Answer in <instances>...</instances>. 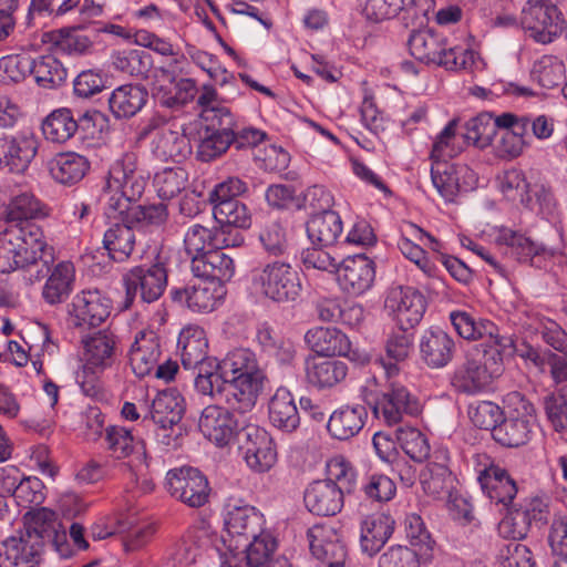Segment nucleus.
Segmentation results:
<instances>
[{
    "mask_svg": "<svg viewBox=\"0 0 567 567\" xmlns=\"http://www.w3.org/2000/svg\"><path fill=\"white\" fill-rule=\"evenodd\" d=\"M498 346L499 341L495 340L494 344L482 343L468 349L453 372L452 385L458 392L474 394L501 377L504 363Z\"/></svg>",
    "mask_w": 567,
    "mask_h": 567,
    "instance_id": "1",
    "label": "nucleus"
},
{
    "mask_svg": "<svg viewBox=\"0 0 567 567\" xmlns=\"http://www.w3.org/2000/svg\"><path fill=\"white\" fill-rule=\"evenodd\" d=\"M44 241L41 228L34 224L7 226L0 231V271L6 274L37 266Z\"/></svg>",
    "mask_w": 567,
    "mask_h": 567,
    "instance_id": "2",
    "label": "nucleus"
},
{
    "mask_svg": "<svg viewBox=\"0 0 567 567\" xmlns=\"http://www.w3.org/2000/svg\"><path fill=\"white\" fill-rule=\"evenodd\" d=\"M202 371V374L195 377L194 386L199 394L210 399L217 398L225 385V379L265 378L255 353L248 349H235L221 361L216 360L212 368L205 367Z\"/></svg>",
    "mask_w": 567,
    "mask_h": 567,
    "instance_id": "3",
    "label": "nucleus"
},
{
    "mask_svg": "<svg viewBox=\"0 0 567 567\" xmlns=\"http://www.w3.org/2000/svg\"><path fill=\"white\" fill-rule=\"evenodd\" d=\"M251 290L278 303L296 301L302 290L300 276L285 261H272L255 268L250 272Z\"/></svg>",
    "mask_w": 567,
    "mask_h": 567,
    "instance_id": "4",
    "label": "nucleus"
},
{
    "mask_svg": "<svg viewBox=\"0 0 567 567\" xmlns=\"http://www.w3.org/2000/svg\"><path fill=\"white\" fill-rule=\"evenodd\" d=\"M125 287L124 308H130L137 295L141 300L152 303L161 298L167 286V271L163 264L150 267L136 266L123 276Z\"/></svg>",
    "mask_w": 567,
    "mask_h": 567,
    "instance_id": "5",
    "label": "nucleus"
},
{
    "mask_svg": "<svg viewBox=\"0 0 567 567\" xmlns=\"http://www.w3.org/2000/svg\"><path fill=\"white\" fill-rule=\"evenodd\" d=\"M185 412L183 396L176 390L159 392L152 402L150 417L145 416L143 422L152 421L158 425L157 436L162 443L169 446L176 445V440L182 432L179 425Z\"/></svg>",
    "mask_w": 567,
    "mask_h": 567,
    "instance_id": "6",
    "label": "nucleus"
},
{
    "mask_svg": "<svg viewBox=\"0 0 567 567\" xmlns=\"http://www.w3.org/2000/svg\"><path fill=\"white\" fill-rule=\"evenodd\" d=\"M166 486L171 496L189 507L198 508L209 501L208 480L197 468L183 466L168 471Z\"/></svg>",
    "mask_w": 567,
    "mask_h": 567,
    "instance_id": "7",
    "label": "nucleus"
},
{
    "mask_svg": "<svg viewBox=\"0 0 567 567\" xmlns=\"http://www.w3.org/2000/svg\"><path fill=\"white\" fill-rule=\"evenodd\" d=\"M238 442L247 465L255 472L265 473L277 462V450L268 432L256 424H247L238 432Z\"/></svg>",
    "mask_w": 567,
    "mask_h": 567,
    "instance_id": "8",
    "label": "nucleus"
},
{
    "mask_svg": "<svg viewBox=\"0 0 567 567\" xmlns=\"http://www.w3.org/2000/svg\"><path fill=\"white\" fill-rule=\"evenodd\" d=\"M384 307L393 316L398 327L413 329L423 318L425 299L412 287L396 286L389 289Z\"/></svg>",
    "mask_w": 567,
    "mask_h": 567,
    "instance_id": "9",
    "label": "nucleus"
},
{
    "mask_svg": "<svg viewBox=\"0 0 567 567\" xmlns=\"http://www.w3.org/2000/svg\"><path fill=\"white\" fill-rule=\"evenodd\" d=\"M558 10L544 0H528L520 17V24L537 42L549 43L560 30Z\"/></svg>",
    "mask_w": 567,
    "mask_h": 567,
    "instance_id": "10",
    "label": "nucleus"
},
{
    "mask_svg": "<svg viewBox=\"0 0 567 567\" xmlns=\"http://www.w3.org/2000/svg\"><path fill=\"white\" fill-rule=\"evenodd\" d=\"M141 137L153 136V152L163 159L179 162L190 153V145L187 137L177 131L172 130L161 120L152 118L140 133Z\"/></svg>",
    "mask_w": 567,
    "mask_h": 567,
    "instance_id": "11",
    "label": "nucleus"
},
{
    "mask_svg": "<svg viewBox=\"0 0 567 567\" xmlns=\"http://www.w3.org/2000/svg\"><path fill=\"white\" fill-rule=\"evenodd\" d=\"M311 554L327 567H344L348 549L342 536L332 526L315 525L308 530Z\"/></svg>",
    "mask_w": 567,
    "mask_h": 567,
    "instance_id": "12",
    "label": "nucleus"
},
{
    "mask_svg": "<svg viewBox=\"0 0 567 567\" xmlns=\"http://www.w3.org/2000/svg\"><path fill=\"white\" fill-rule=\"evenodd\" d=\"M105 441L106 449L113 458L134 457L126 464L134 475L148 467L144 442L135 439L131 430L124 426L110 425L105 429Z\"/></svg>",
    "mask_w": 567,
    "mask_h": 567,
    "instance_id": "13",
    "label": "nucleus"
},
{
    "mask_svg": "<svg viewBox=\"0 0 567 567\" xmlns=\"http://www.w3.org/2000/svg\"><path fill=\"white\" fill-rule=\"evenodd\" d=\"M42 550L38 535L11 536L0 544V567H39Z\"/></svg>",
    "mask_w": 567,
    "mask_h": 567,
    "instance_id": "14",
    "label": "nucleus"
},
{
    "mask_svg": "<svg viewBox=\"0 0 567 567\" xmlns=\"http://www.w3.org/2000/svg\"><path fill=\"white\" fill-rule=\"evenodd\" d=\"M419 403L409 390L396 382L390 383L386 390L375 400L373 413L388 425L401 422L403 414H416Z\"/></svg>",
    "mask_w": 567,
    "mask_h": 567,
    "instance_id": "15",
    "label": "nucleus"
},
{
    "mask_svg": "<svg viewBox=\"0 0 567 567\" xmlns=\"http://www.w3.org/2000/svg\"><path fill=\"white\" fill-rule=\"evenodd\" d=\"M336 271L340 287L354 296L369 290L375 277L374 262L365 255L344 258Z\"/></svg>",
    "mask_w": 567,
    "mask_h": 567,
    "instance_id": "16",
    "label": "nucleus"
},
{
    "mask_svg": "<svg viewBox=\"0 0 567 567\" xmlns=\"http://www.w3.org/2000/svg\"><path fill=\"white\" fill-rule=\"evenodd\" d=\"M83 343L85 364L82 373L76 375L79 382L81 375H84L87 371L95 374L110 368L116 355V337L110 331H99L83 340ZM81 383L84 386V381H81Z\"/></svg>",
    "mask_w": 567,
    "mask_h": 567,
    "instance_id": "17",
    "label": "nucleus"
},
{
    "mask_svg": "<svg viewBox=\"0 0 567 567\" xmlns=\"http://www.w3.org/2000/svg\"><path fill=\"white\" fill-rule=\"evenodd\" d=\"M265 378L225 379V385L215 400H223L228 409L247 413L254 409Z\"/></svg>",
    "mask_w": 567,
    "mask_h": 567,
    "instance_id": "18",
    "label": "nucleus"
},
{
    "mask_svg": "<svg viewBox=\"0 0 567 567\" xmlns=\"http://www.w3.org/2000/svg\"><path fill=\"white\" fill-rule=\"evenodd\" d=\"M229 410L217 404L208 405L199 417L200 432L217 446L229 444L235 434L238 435V424Z\"/></svg>",
    "mask_w": 567,
    "mask_h": 567,
    "instance_id": "19",
    "label": "nucleus"
},
{
    "mask_svg": "<svg viewBox=\"0 0 567 567\" xmlns=\"http://www.w3.org/2000/svg\"><path fill=\"white\" fill-rule=\"evenodd\" d=\"M243 243L240 233L235 231L231 237H226V229L220 228L214 231L199 224L192 225L184 237V245L187 255L193 257H199L206 254L208 250L219 247H236Z\"/></svg>",
    "mask_w": 567,
    "mask_h": 567,
    "instance_id": "20",
    "label": "nucleus"
},
{
    "mask_svg": "<svg viewBox=\"0 0 567 567\" xmlns=\"http://www.w3.org/2000/svg\"><path fill=\"white\" fill-rule=\"evenodd\" d=\"M162 355L161 343L153 331H140L128 351L130 365L138 378L152 375Z\"/></svg>",
    "mask_w": 567,
    "mask_h": 567,
    "instance_id": "21",
    "label": "nucleus"
},
{
    "mask_svg": "<svg viewBox=\"0 0 567 567\" xmlns=\"http://www.w3.org/2000/svg\"><path fill=\"white\" fill-rule=\"evenodd\" d=\"M181 359L185 369H197V374L203 373L205 367L212 368L216 359L207 357L208 342L205 331L197 326L184 328L178 337Z\"/></svg>",
    "mask_w": 567,
    "mask_h": 567,
    "instance_id": "22",
    "label": "nucleus"
},
{
    "mask_svg": "<svg viewBox=\"0 0 567 567\" xmlns=\"http://www.w3.org/2000/svg\"><path fill=\"white\" fill-rule=\"evenodd\" d=\"M137 156L125 153L109 171L106 189H123L128 198H140L145 188V182L136 172Z\"/></svg>",
    "mask_w": 567,
    "mask_h": 567,
    "instance_id": "23",
    "label": "nucleus"
},
{
    "mask_svg": "<svg viewBox=\"0 0 567 567\" xmlns=\"http://www.w3.org/2000/svg\"><path fill=\"white\" fill-rule=\"evenodd\" d=\"M137 156L125 153L109 171L106 189H123L128 198H140L145 188V182L136 172Z\"/></svg>",
    "mask_w": 567,
    "mask_h": 567,
    "instance_id": "24",
    "label": "nucleus"
},
{
    "mask_svg": "<svg viewBox=\"0 0 567 567\" xmlns=\"http://www.w3.org/2000/svg\"><path fill=\"white\" fill-rule=\"evenodd\" d=\"M309 512L319 516H333L343 506V493L332 480L316 481L305 492Z\"/></svg>",
    "mask_w": 567,
    "mask_h": 567,
    "instance_id": "25",
    "label": "nucleus"
},
{
    "mask_svg": "<svg viewBox=\"0 0 567 567\" xmlns=\"http://www.w3.org/2000/svg\"><path fill=\"white\" fill-rule=\"evenodd\" d=\"M539 333L543 341L561 354L547 352V363L557 384L567 381V332L555 321L540 322Z\"/></svg>",
    "mask_w": 567,
    "mask_h": 567,
    "instance_id": "26",
    "label": "nucleus"
},
{
    "mask_svg": "<svg viewBox=\"0 0 567 567\" xmlns=\"http://www.w3.org/2000/svg\"><path fill=\"white\" fill-rule=\"evenodd\" d=\"M394 519L385 513H374L361 522L360 548L372 557L385 545L394 530Z\"/></svg>",
    "mask_w": 567,
    "mask_h": 567,
    "instance_id": "27",
    "label": "nucleus"
},
{
    "mask_svg": "<svg viewBox=\"0 0 567 567\" xmlns=\"http://www.w3.org/2000/svg\"><path fill=\"white\" fill-rule=\"evenodd\" d=\"M71 315L76 327H97L110 316V302L99 291H82L73 299Z\"/></svg>",
    "mask_w": 567,
    "mask_h": 567,
    "instance_id": "28",
    "label": "nucleus"
},
{
    "mask_svg": "<svg viewBox=\"0 0 567 567\" xmlns=\"http://www.w3.org/2000/svg\"><path fill=\"white\" fill-rule=\"evenodd\" d=\"M217 540V534L210 526L200 522L198 525L190 527L183 537L175 554V560L182 566L195 564L203 551L216 546Z\"/></svg>",
    "mask_w": 567,
    "mask_h": 567,
    "instance_id": "29",
    "label": "nucleus"
},
{
    "mask_svg": "<svg viewBox=\"0 0 567 567\" xmlns=\"http://www.w3.org/2000/svg\"><path fill=\"white\" fill-rule=\"evenodd\" d=\"M100 112H85L80 121L74 118L70 109H59L50 113L42 123V132L48 141L53 143H65L74 136L80 123L95 120Z\"/></svg>",
    "mask_w": 567,
    "mask_h": 567,
    "instance_id": "30",
    "label": "nucleus"
},
{
    "mask_svg": "<svg viewBox=\"0 0 567 567\" xmlns=\"http://www.w3.org/2000/svg\"><path fill=\"white\" fill-rule=\"evenodd\" d=\"M449 452L445 449L436 450L432 460L421 472L420 482L423 491L432 496L449 493L453 487L454 477L449 468Z\"/></svg>",
    "mask_w": 567,
    "mask_h": 567,
    "instance_id": "31",
    "label": "nucleus"
},
{
    "mask_svg": "<svg viewBox=\"0 0 567 567\" xmlns=\"http://www.w3.org/2000/svg\"><path fill=\"white\" fill-rule=\"evenodd\" d=\"M421 360L432 369L445 367L454 355L453 338L443 330H427L420 339Z\"/></svg>",
    "mask_w": 567,
    "mask_h": 567,
    "instance_id": "32",
    "label": "nucleus"
},
{
    "mask_svg": "<svg viewBox=\"0 0 567 567\" xmlns=\"http://www.w3.org/2000/svg\"><path fill=\"white\" fill-rule=\"evenodd\" d=\"M225 527L231 538H237L235 549L240 547V542L248 543L264 528V516L251 506H238L231 508L226 516Z\"/></svg>",
    "mask_w": 567,
    "mask_h": 567,
    "instance_id": "33",
    "label": "nucleus"
},
{
    "mask_svg": "<svg viewBox=\"0 0 567 567\" xmlns=\"http://www.w3.org/2000/svg\"><path fill=\"white\" fill-rule=\"evenodd\" d=\"M214 248L199 257H193L192 271L196 277L218 282L229 281L235 274L234 260L221 249Z\"/></svg>",
    "mask_w": 567,
    "mask_h": 567,
    "instance_id": "34",
    "label": "nucleus"
},
{
    "mask_svg": "<svg viewBox=\"0 0 567 567\" xmlns=\"http://www.w3.org/2000/svg\"><path fill=\"white\" fill-rule=\"evenodd\" d=\"M75 268L70 261H61L53 266L42 288L41 296L50 306L65 302L74 289Z\"/></svg>",
    "mask_w": 567,
    "mask_h": 567,
    "instance_id": "35",
    "label": "nucleus"
},
{
    "mask_svg": "<svg viewBox=\"0 0 567 567\" xmlns=\"http://www.w3.org/2000/svg\"><path fill=\"white\" fill-rule=\"evenodd\" d=\"M51 177L64 186L81 182L90 169L89 159L74 152L59 153L48 163Z\"/></svg>",
    "mask_w": 567,
    "mask_h": 567,
    "instance_id": "36",
    "label": "nucleus"
},
{
    "mask_svg": "<svg viewBox=\"0 0 567 567\" xmlns=\"http://www.w3.org/2000/svg\"><path fill=\"white\" fill-rule=\"evenodd\" d=\"M367 417V409L361 404L341 406L330 415L327 429L334 439L349 440L363 429Z\"/></svg>",
    "mask_w": 567,
    "mask_h": 567,
    "instance_id": "37",
    "label": "nucleus"
},
{
    "mask_svg": "<svg viewBox=\"0 0 567 567\" xmlns=\"http://www.w3.org/2000/svg\"><path fill=\"white\" fill-rule=\"evenodd\" d=\"M148 97L146 89L137 84H124L109 96V109L116 118H128L137 114Z\"/></svg>",
    "mask_w": 567,
    "mask_h": 567,
    "instance_id": "38",
    "label": "nucleus"
},
{
    "mask_svg": "<svg viewBox=\"0 0 567 567\" xmlns=\"http://www.w3.org/2000/svg\"><path fill=\"white\" fill-rule=\"evenodd\" d=\"M348 373V365L343 361L322 358H309L306 361V379L309 384L326 389L340 383Z\"/></svg>",
    "mask_w": 567,
    "mask_h": 567,
    "instance_id": "39",
    "label": "nucleus"
},
{
    "mask_svg": "<svg viewBox=\"0 0 567 567\" xmlns=\"http://www.w3.org/2000/svg\"><path fill=\"white\" fill-rule=\"evenodd\" d=\"M305 340L316 353L322 357L347 355L351 348L348 337L337 328L310 329Z\"/></svg>",
    "mask_w": 567,
    "mask_h": 567,
    "instance_id": "40",
    "label": "nucleus"
},
{
    "mask_svg": "<svg viewBox=\"0 0 567 567\" xmlns=\"http://www.w3.org/2000/svg\"><path fill=\"white\" fill-rule=\"evenodd\" d=\"M446 40L431 31L420 30L413 32L408 41L411 55L424 63L441 65L446 51Z\"/></svg>",
    "mask_w": 567,
    "mask_h": 567,
    "instance_id": "41",
    "label": "nucleus"
},
{
    "mask_svg": "<svg viewBox=\"0 0 567 567\" xmlns=\"http://www.w3.org/2000/svg\"><path fill=\"white\" fill-rule=\"evenodd\" d=\"M135 228L130 219L125 223L113 224L104 234L103 246L109 256L117 262L126 261L135 247Z\"/></svg>",
    "mask_w": 567,
    "mask_h": 567,
    "instance_id": "42",
    "label": "nucleus"
},
{
    "mask_svg": "<svg viewBox=\"0 0 567 567\" xmlns=\"http://www.w3.org/2000/svg\"><path fill=\"white\" fill-rule=\"evenodd\" d=\"M220 297L221 293L217 292L213 282H203L197 286L174 289L172 291V298L174 301L185 303L195 312L213 311Z\"/></svg>",
    "mask_w": 567,
    "mask_h": 567,
    "instance_id": "43",
    "label": "nucleus"
},
{
    "mask_svg": "<svg viewBox=\"0 0 567 567\" xmlns=\"http://www.w3.org/2000/svg\"><path fill=\"white\" fill-rule=\"evenodd\" d=\"M271 423L285 431L292 432L300 424V415L292 394L284 388L278 389L269 402Z\"/></svg>",
    "mask_w": 567,
    "mask_h": 567,
    "instance_id": "44",
    "label": "nucleus"
},
{
    "mask_svg": "<svg viewBox=\"0 0 567 567\" xmlns=\"http://www.w3.org/2000/svg\"><path fill=\"white\" fill-rule=\"evenodd\" d=\"M342 233V221L336 212L315 214L307 221V235L319 247H330Z\"/></svg>",
    "mask_w": 567,
    "mask_h": 567,
    "instance_id": "45",
    "label": "nucleus"
},
{
    "mask_svg": "<svg viewBox=\"0 0 567 567\" xmlns=\"http://www.w3.org/2000/svg\"><path fill=\"white\" fill-rule=\"evenodd\" d=\"M478 481L488 497L496 503L508 505L516 496L517 487L515 481L505 470L498 466L486 468L478 476Z\"/></svg>",
    "mask_w": 567,
    "mask_h": 567,
    "instance_id": "46",
    "label": "nucleus"
},
{
    "mask_svg": "<svg viewBox=\"0 0 567 567\" xmlns=\"http://www.w3.org/2000/svg\"><path fill=\"white\" fill-rule=\"evenodd\" d=\"M48 215V206L31 192L13 196L6 208L7 221L16 224H24L23 221L44 218Z\"/></svg>",
    "mask_w": 567,
    "mask_h": 567,
    "instance_id": "47",
    "label": "nucleus"
},
{
    "mask_svg": "<svg viewBox=\"0 0 567 567\" xmlns=\"http://www.w3.org/2000/svg\"><path fill=\"white\" fill-rule=\"evenodd\" d=\"M470 175L473 172L465 165H454L449 163H434L431 169V177L434 187L439 194L447 202L454 200L461 189L458 175Z\"/></svg>",
    "mask_w": 567,
    "mask_h": 567,
    "instance_id": "48",
    "label": "nucleus"
},
{
    "mask_svg": "<svg viewBox=\"0 0 567 567\" xmlns=\"http://www.w3.org/2000/svg\"><path fill=\"white\" fill-rule=\"evenodd\" d=\"M450 319L457 334L465 340H477L485 336H488L493 343L498 340L495 334L496 327L488 320H477L471 313L460 310L452 311Z\"/></svg>",
    "mask_w": 567,
    "mask_h": 567,
    "instance_id": "49",
    "label": "nucleus"
},
{
    "mask_svg": "<svg viewBox=\"0 0 567 567\" xmlns=\"http://www.w3.org/2000/svg\"><path fill=\"white\" fill-rule=\"evenodd\" d=\"M213 215L221 228L226 229V237L235 235L229 227L248 228L251 224L250 213L240 200H224L221 204H215Z\"/></svg>",
    "mask_w": 567,
    "mask_h": 567,
    "instance_id": "50",
    "label": "nucleus"
},
{
    "mask_svg": "<svg viewBox=\"0 0 567 567\" xmlns=\"http://www.w3.org/2000/svg\"><path fill=\"white\" fill-rule=\"evenodd\" d=\"M532 432L530 417H505L498 427L494 429V440L507 447L524 445Z\"/></svg>",
    "mask_w": 567,
    "mask_h": 567,
    "instance_id": "51",
    "label": "nucleus"
},
{
    "mask_svg": "<svg viewBox=\"0 0 567 567\" xmlns=\"http://www.w3.org/2000/svg\"><path fill=\"white\" fill-rule=\"evenodd\" d=\"M409 330L410 329H403L399 327V330L393 331L386 340V358L395 361V363H392L386 362L383 359L381 360L388 377H393L398 374V363L405 361L411 353L413 346V336L412 333H409Z\"/></svg>",
    "mask_w": 567,
    "mask_h": 567,
    "instance_id": "52",
    "label": "nucleus"
},
{
    "mask_svg": "<svg viewBox=\"0 0 567 567\" xmlns=\"http://www.w3.org/2000/svg\"><path fill=\"white\" fill-rule=\"evenodd\" d=\"M37 150L38 143L33 138H8L3 166L12 172L23 173L34 158Z\"/></svg>",
    "mask_w": 567,
    "mask_h": 567,
    "instance_id": "53",
    "label": "nucleus"
},
{
    "mask_svg": "<svg viewBox=\"0 0 567 567\" xmlns=\"http://www.w3.org/2000/svg\"><path fill=\"white\" fill-rule=\"evenodd\" d=\"M32 74L39 86L54 89L66 80V69L52 54L41 55L33 59Z\"/></svg>",
    "mask_w": 567,
    "mask_h": 567,
    "instance_id": "54",
    "label": "nucleus"
},
{
    "mask_svg": "<svg viewBox=\"0 0 567 567\" xmlns=\"http://www.w3.org/2000/svg\"><path fill=\"white\" fill-rule=\"evenodd\" d=\"M405 537L412 549L421 553L424 563L432 559L434 540L426 529L423 519L417 514H409L404 519Z\"/></svg>",
    "mask_w": 567,
    "mask_h": 567,
    "instance_id": "55",
    "label": "nucleus"
},
{
    "mask_svg": "<svg viewBox=\"0 0 567 567\" xmlns=\"http://www.w3.org/2000/svg\"><path fill=\"white\" fill-rule=\"evenodd\" d=\"M188 183V174L182 167H166L154 176V187L162 199H172L181 194Z\"/></svg>",
    "mask_w": 567,
    "mask_h": 567,
    "instance_id": "56",
    "label": "nucleus"
},
{
    "mask_svg": "<svg viewBox=\"0 0 567 567\" xmlns=\"http://www.w3.org/2000/svg\"><path fill=\"white\" fill-rule=\"evenodd\" d=\"M395 437L402 450L412 460L423 462L430 456L426 436L417 429L404 425L395 430Z\"/></svg>",
    "mask_w": 567,
    "mask_h": 567,
    "instance_id": "57",
    "label": "nucleus"
},
{
    "mask_svg": "<svg viewBox=\"0 0 567 567\" xmlns=\"http://www.w3.org/2000/svg\"><path fill=\"white\" fill-rule=\"evenodd\" d=\"M243 547L246 551L247 565L249 567H261L266 566L274 554L277 542L269 534L261 529L256 536H252L248 543H243Z\"/></svg>",
    "mask_w": 567,
    "mask_h": 567,
    "instance_id": "58",
    "label": "nucleus"
},
{
    "mask_svg": "<svg viewBox=\"0 0 567 567\" xmlns=\"http://www.w3.org/2000/svg\"><path fill=\"white\" fill-rule=\"evenodd\" d=\"M498 245H505L511 249V254L516 256L518 260H529L532 257L538 255L543 247L534 243L528 237L514 231L509 228L503 227L498 230L496 236Z\"/></svg>",
    "mask_w": 567,
    "mask_h": 567,
    "instance_id": "59",
    "label": "nucleus"
},
{
    "mask_svg": "<svg viewBox=\"0 0 567 567\" xmlns=\"http://www.w3.org/2000/svg\"><path fill=\"white\" fill-rule=\"evenodd\" d=\"M114 68L131 76L146 75L151 68V55L143 50H124L113 54Z\"/></svg>",
    "mask_w": 567,
    "mask_h": 567,
    "instance_id": "60",
    "label": "nucleus"
},
{
    "mask_svg": "<svg viewBox=\"0 0 567 567\" xmlns=\"http://www.w3.org/2000/svg\"><path fill=\"white\" fill-rule=\"evenodd\" d=\"M264 249L271 256L279 257L288 252L290 240L286 227L278 220L267 221L259 233Z\"/></svg>",
    "mask_w": 567,
    "mask_h": 567,
    "instance_id": "61",
    "label": "nucleus"
},
{
    "mask_svg": "<svg viewBox=\"0 0 567 567\" xmlns=\"http://www.w3.org/2000/svg\"><path fill=\"white\" fill-rule=\"evenodd\" d=\"M532 75L543 87L551 89L564 80L565 64L554 55H544L534 63Z\"/></svg>",
    "mask_w": 567,
    "mask_h": 567,
    "instance_id": "62",
    "label": "nucleus"
},
{
    "mask_svg": "<svg viewBox=\"0 0 567 567\" xmlns=\"http://www.w3.org/2000/svg\"><path fill=\"white\" fill-rule=\"evenodd\" d=\"M235 138V130H217L204 137L197 147V157L203 162H210L227 151Z\"/></svg>",
    "mask_w": 567,
    "mask_h": 567,
    "instance_id": "63",
    "label": "nucleus"
},
{
    "mask_svg": "<svg viewBox=\"0 0 567 567\" xmlns=\"http://www.w3.org/2000/svg\"><path fill=\"white\" fill-rule=\"evenodd\" d=\"M561 383L564 384L557 393L547 395L544 400L547 417L557 432L567 429V381Z\"/></svg>",
    "mask_w": 567,
    "mask_h": 567,
    "instance_id": "64",
    "label": "nucleus"
}]
</instances>
